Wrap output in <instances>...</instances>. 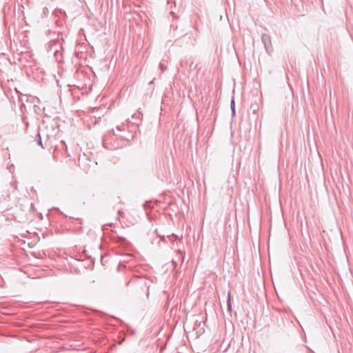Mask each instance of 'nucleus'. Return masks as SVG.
Wrapping results in <instances>:
<instances>
[{
    "instance_id": "423d86ee",
    "label": "nucleus",
    "mask_w": 353,
    "mask_h": 353,
    "mask_svg": "<svg viewBox=\"0 0 353 353\" xmlns=\"http://www.w3.org/2000/svg\"><path fill=\"white\" fill-rule=\"evenodd\" d=\"M122 137V139H124L125 140H128V141H132L134 139V134H132L130 137H126V136H121Z\"/></svg>"
},
{
    "instance_id": "f257e3e1",
    "label": "nucleus",
    "mask_w": 353,
    "mask_h": 353,
    "mask_svg": "<svg viewBox=\"0 0 353 353\" xmlns=\"http://www.w3.org/2000/svg\"><path fill=\"white\" fill-rule=\"evenodd\" d=\"M261 40L268 54L273 51L271 37L269 34L263 33L261 35Z\"/></svg>"
},
{
    "instance_id": "f8f14e48",
    "label": "nucleus",
    "mask_w": 353,
    "mask_h": 353,
    "mask_svg": "<svg viewBox=\"0 0 353 353\" xmlns=\"http://www.w3.org/2000/svg\"><path fill=\"white\" fill-rule=\"evenodd\" d=\"M137 119H139V121H141V118H139V117H137Z\"/></svg>"
},
{
    "instance_id": "9d476101",
    "label": "nucleus",
    "mask_w": 353,
    "mask_h": 353,
    "mask_svg": "<svg viewBox=\"0 0 353 353\" xmlns=\"http://www.w3.org/2000/svg\"><path fill=\"white\" fill-rule=\"evenodd\" d=\"M58 53H59L58 50H55V51L54 52V56H55V57H57Z\"/></svg>"
},
{
    "instance_id": "1a4fd4ad",
    "label": "nucleus",
    "mask_w": 353,
    "mask_h": 353,
    "mask_svg": "<svg viewBox=\"0 0 353 353\" xmlns=\"http://www.w3.org/2000/svg\"><path fill=\"white\" fill-rule=\"evenodd\" d=\"M124 126L123 125H118L117 127V129L119 131H121L122 130V128H123Z\"/></svg>"
},
{
    "instance_id": "ddd939ff",
    "label": "nucleus",
    "mask_w": 353,
    "mask_h": 353,
    "mask_svg": "<svg viewBox=\"0 0 353 353\" xmlns=\"http://www.w3.org/2000/svg\"><path fill=\"white\" fill-rule=\"evenodd\" d=\"M137 119H139V121H141V118H139V117H137Z\"/></svg>"
},
{
    "instance_id": "7ed1b4c3",
    "label": "nucleus",
    "mask_w": 353,
    "mask_h": 353,
    "mask_svg": "<svg viewBox=\"0 0 353 353\" xmlns=\"http://www.w3.org/2000/svg\"><path fill=\"white\" fill-rule=\"evenodd\" d=\"M227 310L230 313L232 312V303H231V295L230 292L228 293L227 297Z\"/></svg>"
},
{
    "instance_id": "f03ea898",
    "label": "nucleus",
    "mask_w": 353,
    "mask_h": 353,
    "mask_svg": "<svg viewBox=\"0 0 353 353\" xmlns=\"http://www.w3.org/2000/svg\"><path fill=\"white\" fill-rule=\"evenodd\" d=\"M112 239H114L117 243H120L121 244H124L127 243V239L119 235H112Z\"/></svg>"
},
{
    "instance_id": "9b49d317",
    "label": "nucleus",
    "mask_w": 353,
    "mask_h": 353,
    "mask_svg": "<svg viewBox=\"0 0 353 353\" xmlns=\"http://www.w3.org/2000/svg\"><path fill=\"white\" fill-rule=\"evenodd\" d=\"M61 143H62L63 145H65V141H61Z\"/></svg>"
},
{
    "instance_id": "39448f33",
    "label": "nucleus",
    "mask_w": 353,
    "mask_h": 353,
    "mask_svg": "<svg viewBox=\"0 0 353 353\" xmlns=\"http://www.w3.org/2000/svg\"><path fill=\"white\" fill-rule=\"evenodd\" d=\"M230 108H231V110H232V116H234L236 112H235V102H234V99H232L231 100Z\"/></svg>"
},
{
    "instance_id": "20e7f679",
    "label": "nucleus",
    "mask_w": 353,
    "mask_h": 353,
    "mask_svg": "<svg viewBox=\"0 0 353 353\" xmlns=\"http://www.w3.org/2000/svg\"><path fill=\"white\" fill-rule=\"evenodd\" d=\"M35 141L37 142V144L39 145H40L42 148H44V146L43 145L41 137V135H40L39 132H38L37 134L36 137H35Z\"/></svg>"
},
{
    "instance_id": "0eeeda50",
    "label": "nucleus",
    "mask_w": 353,
    "mask_h": 353,
    "mask_svg": "<svg viewBox=\"0 0 353 353\" xmlns=\"http://www.w3.org/2000/svg\"><path fill=\"white\" fill-rule=\"evenodd\" d=\"M48 12H49V10L47 7L43 8V17L47 16Z\"/></svg>"
},
{
    "instance_id": "6e6552de",
    "label": "nucleus",
    "mask_w": 353,
    "mask_h": 353,
    "mask_svg": "<svg viewBox=\"0 0 353 353\" xmlns=\"http://www.w3.org/2000/svg\"><path fill=\"white\" fill-rule=\"evenodd\" d=\"M159 68L162 71H165L167 68L166 65L164 63H159Z\"/></svg>"
}]
</instances>
